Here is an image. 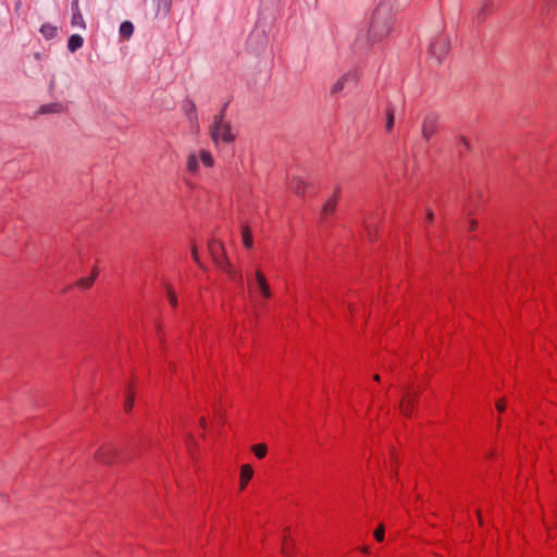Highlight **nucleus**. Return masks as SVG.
<instances>
[{
	"label": "nucleus",
	"instance_id": "39448f33",
	"mask_svg": "<svg viewBox=\"0 0 557 557\" xmlns=\"http://www.w3.org/2000/svg\"><path fill=\"white\" fill-rule=\"evenodd\" d=\"M418 397V391L414 388H410L406 392V394L403 396V399L400 401V411L404 416L407 418H410L412 416L413 409H414V401Z\"/></svg>",
	"mask_w": 557,
	"mask_h": 557
},
{
	"label": "nucleus",
	"instance_id": "cd10ccee",
	"mask_svg": "<svg viewBox=\"0 0 557 557\" xmlns=\"http://www.w3.org/2000/svg\"><path fill=\"white\" fill-rule=\"evenodd\" d=\"M366 228H367V232H368L369 239L373 240L374 239V235L376 233L375 228H372L368 223L366 224Z\"/></svg>",
	"mask_w": 557,
	"mask_h": 557
},
{
	"label": "nucleus",
	"instance_id": "2f4dec72",
	"mask_svg": "<svg viewBox=\"0 0 557 557\" xmlns=\"http://www.w3.org/2000/svg\"><path fill=\"white\" fill-rule=\"evenodd\" d=\"M191 257L195 262L199 263V255H198V249L196 246L191 247Z\"/></svg>",
	"mask_w": 557,
	"mask_h": 557
},
{
	"label": "nucleus",
	"instance_id": "20e7f679",
	"mask_svg": "<svg viewBox=\"0 0 557 557\" xmlns=\"http://www.w3.org/2000/svg\"><path fill=\"white\" fill-rule=\"evenodd\" d=\"M211 137L215 143H231L234 140V136L231 132V125L228 123L223 122L222 114L214 121V124L211 128Z\"/></svg>",
	"mask_w": 557,
	"mask_h": 557
},
{
	"label": "nucleus",
	"instance_id": "4468645a",
	"mask_svg": "<svg viewBox=\"0 0 557 557\" xmlns=\"http://www.w3.org/2000/svg\"><path fill=\"white\" fill-rule=\"evenodd\" d=\"M135 391L133 386H129L125 392L124 410L129 412L134 406Z\"/></svg>",
	"mask_w": 557,
	"mask_h": 557
},
{
	"label": "nucleus",
	"instance_id": "473e14b6",
	"mask_svg": "<svg viewBox=\"0 0 557 557\" xmlns=\"http://www.w3.org/2000/svg\"><path fill=\"white\" fill-rule=\"evenodd\" d=\"M72 12H73V14H75V12H81L79 7H78V0H74L73 1V3H72Z\"/></svg>",
	"mask_w": 557,
	"mask_h": 557
},
{
	"label": "nucleus",
	"instance_id": "7c9ffc66",
	"mask_svg": "<svg viewBox=\"0 0 557 557\" xmlns=\"http://www.w3.org/2000/svg\"><path fill=\"white\" fill-rule=\"evenodd\" d=\"M434 220V214L431 210H428L426 212V215H425V220H424V223L425 224H431Z\"/></svg>",
	"mask_w": 557,
	"mask_h": 557
},
{
	"label": "nucleus",
	"instance_id": "2eb2a0df",
	"mask_svg": "<svg viewBox=\"0 0 557 557\" xmlns=\"http://www.w3.org/2000/svg\"><path fill=\"white\" fill-rule=\"evenodd\" d=\"M187 171L191 174H197L199 171L198 158L195 153H190L186 163Z\"/></svg>",
	"mask_w": 557,
	"mask_h": 557
},
{
	"label": "nucleus",
	"instance_id": "dca6fc26",
	"mask_svg": "<svg viewBox=\"0 0 557 557\" xmlns=\"http://www.w3.org/2000/svg\"><path fill=\"white\" fill-rule=\"evenodd\" d=\"M83 38L79 35H72L67 42V48L70 51L74 52L83 46Z\"/></svg>",
	"mask_w": 557,
	"mask_h": 557
},
{
	"label": "nucleus",
	"instance_id": "c9c22d12",
	"mask_svg": "<svg viewBox=\"0 0 557 557\" xmlns=\"http://www.w3.org/2000/svg\"><path fill=\"white\" fill-rule=\"evenodd\" d=\"M200 425H201L202 429L206 428V420H205V418H201Z\"/></svg>",
	"mask_w": 557,
	"mask_h": 557
},
{
	"label": "nucleus",
	"instance_id": "bb28decb",
	"mask_svg": "<svg viewBox=\"0 0 557 557\" xmlns=\"http://www.w3.org/2000/svg\"><path fill=\"white\" fill-rule=\"evenodd\" d=\"M345 81H346V75L343 76L332 88V92H338L343 89L344 87V84H345Z\"/></svg>",
	"mask_w": 557,
	"mask_h": 557
},
{
	"label": "nucleus",
	"instance_id": "4c0bfd02",
	"mask_svg": "<svg viewBox=\"0 0 557 557\" xmlns=\"http://www.w3.org/2000/svg\"><path fill=\"white\" fill-rule=\"evenodd\" d=\"M374 380L379 382V381H380V375H379V374H375V375H374Z\"/></svg>",
	"mask_w": 557,
	"mask_h": 557
},
{
	"label": "nucleus",
	"instance_id": "0eeeda50",
	"mask_svg": "<svg viewBox=\"0 0 557 557\" xmlns=\"http://www.w3.org/2000/svg\"><path fill=\"white\" fill-rule=\"evenodd\" d=\"M449 51V41L446 37H437L430 46V52L438 60Z\"/></svg>",
	"mask_w": 557,
	"mask_h": 557
},
{
	"label": "nucleus",
	"instance_id": "5701e85b",
	"mask_svg": "<svg viewBox=\"0 0 557 557\" xmlns=\"http://www.w3.org/2000/svg\"><path fill=\"white\" fill-rule=\"evenodd\" d=\"M62 110V106L59 103L46 104L40 108V113L59 112Z\"/></svg>",
	"mask_w": 557,
	"mask_h": 557
},
{
	"label": "nucleus",
	"instance_id": "6e6552de",
	"mask_svg": "<svg viewBox=\"0 0 557 557\" xmlns=\"http://www.w3.org/2000/svg\"><path fill=\"white\" fill-rule=\"evenodd\" d=\"M438 119L430 114L424 117L422 124V136L424 139L430 140L437 132Z\"/></svg>",
	"mask_w": 557,
	"mask_h": 557
},
{
	"label": "nucleus",
	"instance_id": "f3484780",
	"mask_svg": "<svg viewBox=\"0 0 557 557\" xmlns=\"http://www.w3.org/2000/svg\"><path fill=\"white\" fill-rule=\"evenodd\" d=\"M157 13L168 14L171 10L172 0H154Z\"/></svg>",
	"mask_w": 557,
	"mask_h": 557
},
{
	"label": "nucleus",
	"instance_id": "f8f14e48",
	"mask_svg": "<svg viewBox=\"0 0 557 557\" xmlns=\"http://www.w3.org/2000/svg\"><path fill=\"white\" fill-rule=\"evenodd\" d=\"M243 245L246 249H251L253 246V237L251 228L248 225L242 226Z\"/></svg>",
	"mask_w": 557,
	"mask_h": 557
},
{
	"label": "nucleus",
	"instance_id": "f257e3e1",
	"mask_svg": "<svg viewBox=\"0 0 557 557\" xmlns=\"http://www.w3.org/2000/svg\"><path fill=\"white\" fill-rule=\"evenodd\" d=\"M209 252L213 259L214 264L224 273L228 275V277L237 283L243 282V274L239 270H236L232 267L224 249V245L222 242L218 239H211L208 244Z\"/></svg>",
	"mask_w": 557,
	"mask_h": 557
},
{
	"label": "nucleus",
	"instance_id": "1a4fd4ad",
	"mask_svg": "<svg viewBox=\"0 0 557 557\" xmlns=\"http://www.w3.org/2000/svg\"><path fill=\"white\" fill-rule=\"evenodd\" d=\"M253 476V469L250 465L246 463L240 467V475H239V490L244 491L250 480Z\"/></svg>",
	"mask_w": 557,
	"mask_h": 557
},
{
	"label": "nucleus",
	"instance_id": "423d86ee",
	"mask_svg": "<svg viewBox=\"0 0 557 557\" xmlns=\"http://www.w3.org/2000/svg\"><path fill=\"white\" fill-rule=\"evenodd\" d=\"M341 198V187L336 186L333 190V194L325 200L323 207H322V218L326 219L330 215H333L335 213L337 203Z\"/></svg>",
	"mask_w": 557,
	"mask_h": 557
},
{
	"label": "nucleus",
	"instance_id": "f704fd0d",
	"mask_svg": "<svg viewBox=\"0 0 557 557\" xmlns=\"http://www.w3.org/2000/svg\"><path fill=\"white\" fill-rule=\"evenodd\" d=\"M476 225H478L476 221L472 220L470 222V226H469L470 231H474L476 228Z\"/></svg>",
	"mask_w": 557,
	"mask_h": 557
},
{
	"label": "nucleus",
	"instance_id": "c85d7f7f",
	"mask_svg": "<svg viewBox=\"0 0 557 557\" xmlns=\"http://www.w3.org/2000/svg\"><path fill=\"white\" fill-rule=\"evenodd\" d=\"M282 550H283V553L285 555H289L290 554L289 543H288V540H287L286 536H285L284 542H283Z\"/></svg>",
	"mask_w": 557,
	"mask_h": 557
},
{
	"label": "nucleus",
	"instance_id": "a878e982",
	"mask_svg": "<svg viewBox=\"0 0 557 557\" xmlns=\"http://www.w3.org/2000/svg\"><path fill=\"white\" fill-rule=\"evenodd\" d=\"M385 531L383 525H380L374 531V537L377 542H382L384 540Z\"/></svg>",
	"mask_w": 557,
	"mask_h": 557
},
{
	"label": "nucleus",
	"instance_id": "9d476101",
	"mask_svg": "<svg viewBox=\"0 0 557 557\" xmlns=\"http://www.w3.org/2000/svg\"><path fill=\"white\" fill-rule=\"evenodd\" d=\"M494 8V0H483L478 10L476 18L481 22L485 21L493 13Z\"/></svg>",
	"mask_w": 557,
	"mask_h": 557
},
{
	"label": "nucleus",
	"instance_id": "72a5a7b5",
	"mask_svg": "<svg viewBox=\"0 0 557 557\" xmlns=\"http://www.w3.org/2000/svg\"><path fill=\"white\" fill-rule=\"evenodd\" d=\"M459 140L465 146L466 149L469 148V144H468V141H467V139L465 137H460Z\"/></svg>",
	"mask_w": 557,
	"mask_h": 557
},
{
	"label": "nucleus",
	"instance_id": "f03ea898",
	"mask_svg": "<svg viewBox=\"0 0 557 557\" xmlns=\"http://www.w3.org/2000/svg\"><path fill=\"white\" fill-rule=\"evenodd\" d=\"M247 286L252 299L260 297L265 301L272 297L271 286L261 269H257L255 273L247 275Z\"/></svg>",
	"mask_w": 557,
	"mask_h": 557
},
{
	"label": "nucleus",
	"instance_id": "6ab92c4d",
	"mask_svg": "<svg viewBox=\"0 0 557 557\" xmlns=\"http://www.w3.org/2000/svg\"><path fill=\"white\" fill-rule=\"evenodd\" d=\"M251 450L258 459H263L267 456L268 446L264 443L255 444Z\"/></svg>",
	"mask_w": 557,
	"mask_h": 557
},
{
	"label": "nucleus",
	"instance_id": "7ed1b4c3",
	"mask_svg": "<svg viewBox=\"0 0 557 557\" xmlns=\"http://www.w3.org/2000/svg\"><path fill=\"white\" fill-rule=\"evenodd\" d=\"M94 459L102 465H113L123 461L117 447L111 442L100 444L94 454Z\"/></svg>",
	"mask_w": 557,
	"mask_h": 557
},
{
	"label": "nucleus",
	"instance_id": "393cba45",
	"mask_svg": "<svg viewBox=\"0 0 557 557\" xmlns=\"http://www.w3.org/2000/svg\"><path fill=\"white\" fill-rule=\"evenodd\" d=\"M387 121H386V129L391 132L394 126V112L392 110L387 111Z\"/></svg>",
	"mask_w": 557,
	"mask_h": 557
},
{
	"label": "nucleus",
	"instance_id": "e433bc0d",
	"mask_svg": "<svg viewBox=\"0 0 557 557\" xmlns=\"http://www.w3.org/2000/svg\"><path fill=\"white\" fill-rule=\"evenodd\" d=\"M374 29H375V25L373 24V25L371 26V28H370V33H373V32H374Z\"/></svg>",
	"mask_w": 557,
	"mask_h": 557
},
{
	"label": "nucleus",
	"instance_id": "ddd939ff",
	"mask_svg": "<svg viewBox=\"0 0 557 557\" xmlns=\"http://www.w3.org/2000/svg\"><path fill=\"white\" fill-rule=\"evenodd\" d=\"M96 271L94 270L92 274L88 277H82L76 282V286L81 289H88L92 286L95 280H96Z\"/></svg>",
	"mask_w": 557,
	"mask_h": 557
},
{
	"label": "nucleus",
	"instance_id": "412c9836",
	"mask_svg": "<svg viewBox=\"0 0 557 557\" xmlns=\"http://www.w3.org/2000/svg\"><path fill=\"white\" fill-rule=\"evenodd\" d=\"M199 157L205 166L212 168L214 165L213 157L208 150H200Z\"/></svg>",
	"mask_w": 557,
	"mask_h": 557
},
{
	"label": "nucleus",
	"instance_id": "aec40b11",
	"mask_svg": "<svg viewBox=\"0 0 557 557\" xmlns=\"http://www.w3.org/2000/svg\"><path fill=\"white\" fill-rule=\"evenodd\" d=\"M40 33L44 35L45 38L51 39L55 37L58 29L55 26L51 24H44L40 28Z\"/></svg>",
	"mask_w": 557,
	"mask_h": 557
},
{
	"label": "nucleus",
	"instance_id": "a211bd4d",
	"mask_svg": "<svg viewBox=\"0 0 557 557\" xmlns=\"http://www.w3.org/2000/svg\"><path fill=\"white\" fill-rule=\"evenodd\" d=\"M133 32H134V26L131 22L125 21L121 24L120 35L122 38L128 39L133 35Z\"/></svg>",
	"mask_w": 557,
	"mask_h": 557
},
{
	"label": "nucleus",
	"instance_id": "9b49d317",
	"mask_svg": "<svg viewBox=\"0 0 557 557\" xmlns=\"http://www.w3.org/2000/svg\"><path fill=\"white\" fill-rule=\"evenodd\" d=\"M289 189L298 196H304L307 188V183L299 177H293L289 181Z\"/></svg>",
	"mask_w": 557,
	"mask_h": 557
},
{
	"label": "nucleus",
	"instance_id": "c756f323",
	"mask_svg": "<svg viewBox=\"0 0 557 557\" xmlns=\"http://www.w3.org/2000/svg\"><path fill=\"white\" fill-rule=\"evenodd\" d=\"M496 409L499 411V412H503L505 411L506 409V403L504 399H499L497 403H496Z\"/></svg>",
	"mask_w": 557,
	"mask_h": 557
},
{
	"label": "nucleus",
	"instance_id": "4be33fe9",
	"mask_svg": "<svg viewBox=\"0 0 557 557\" xmlns=\"http://www.w3.org/2000/svg\"><path fill=\"white\" fill-rule=\"evenodd\" d=\"M72 26L78 27V28H86V24L83 17L82 12H75V14L72 15L71 21Z\"/></svg>",
	"mask_w": 557,
	"mask_h": 557
},
{
	"label": "nucleus",
	"instance_id": "b1692460",
	"mask_svg": "<svg viewBox=\"0 0 557 557\" xmlns=\"http://www.w3.org/2000/svg\"><path fill=\"white\" fill-rule=\"evenodd\" d=\"M168 298L171 306L174 308L177 306V297L172 288H168Z\"/></svg>",
	"mask_w": 557,
	"mask_h": 557
}]
</instances>
